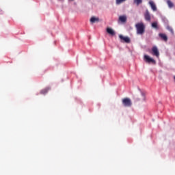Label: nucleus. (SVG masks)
I'll return each instance as SVG.
<instances>
[{
    "label": "nucleus",
    "instance_id": "1",
    "mask_svg": "<svg viewBox=\"0 0 175 175\" xmlns=\"http://www.w3.org/2000/svg\"><path fill=\"white\" fill-rule=\"evenodd\" d=\"M137 35H143L146 31V26L143 23H137L135 25Z\"/></svg>",
    "mask_w": 175,
    "mask_h": 175
},
{
    "label": "nucleus",
    "instance_id": "2",
    "mask_svg": "<svg viewBox=\"0 0 175 175\" xmlns=\"http://www.w3.org/2000/svg\"><path fill=\"white\" fill-rule=\"evenodd\" d=\"M144 61H145V62H146L147 64L156 63L155 60L152 57H150L148 55H144Z\"/></svg>",
    "mask_w": 175,
    "mask_h": 175
},
{
    "label": "nucleus",
    "instance_id": "3",
    "mask_svg": "<svg viewBox=\"0 0 175 175\" xmlns=\"http://www.w3.org/2000/svg\"><path fill=\"white\" fill-rule=\"evenodd\" d=\"M122 105L125 107H131L132 106V101L130 100V98H124L122 100Z\"/></svg>",
    "mask_w": 175,
    "mask_h": 175
},
{
    "label": "nucleus",
    "instance_id": "4",
    "mask_svg": "<svg viewBox=\"0 0 175 175\" xmlns=\"http://www.w3.org/2000/svg\"><path fill=\"white\" fill-rule=\"evenodd\" d=\"M119 38L121 40V42H125V43H131V38L128 36H124L122 35H119Z\"/></svg>",
    "mask_w": 175,
    "mask_h": 175
},
{
    "label": "nucleus",
    "instance_id": "5",
    "mask_svg": "<svg viewBox=\"0 0 175 175\" xmlns=\"http://www.w3.org/2000/svg\"><path fill=\"white\" fill-rule=\"evenodd\" d=\"M152 55H155L157 58H159V51L158 50V47L153 46L152 48Z\"/></svg>",
    "mask_w": 175,
    "mask_h": 175
},
{
    "label": "nucleus",
    "instance_id": "6",
    "mask_svg": "<svg viewBox=\"0 0 175 175\" xmlns=\"http://www.w3.org/2000/svg\"><path fill=\"white\" fill-rule=\"evenodd\" d=\"M90 21L91 24H95V23H99V21H100V19L99 18V17L92 16Z\"/></svg>",
    "mask_w": 175,
    "mask_h": 175
},
{
    "label": "nucleus",
    "instance_id": "7",
    "mask_svg": "<svg viewBox=\"0 0 175 175\" xmlns=\"http://www.w3.org/2000/svg\"><path fill=\"white\" fill-rule=\"evenodd\" d=\"M144 18L146 21H151V16L150 15V12H148V10H146V12L144 14Z\"/></svg>",
    "mask_w": 175,
    "mask_h": 175
},
{
    "label": "nucleus",
    "instance_id": "8",
    "mask_svg": "<svg viewBox=\"0 0 175 175\" xmlns=\"http://www.w3.org/2000/svg\"><path fill=\"white\" fill-rule=\"evenodd\" d=\"M149 5H150V8L153 10V12H157V5H155V3H154V1H150Z\"/></svg>",
    "mask_w": 175,
    "mask_h": 175
},
{
    "label": "nucleus",
    "instance_id": "9",
    "mask_svg": "<svg viewBox=\"0 0 175 175\" xmlns=\"http://www.w3.org/2000/svg\"><path fill=\"white\" fill-rule=\"evenodd\" d=\"M107 32L109 35H111V36H114V35H116V31L110 27L107 28Z\"/></svg>",
    "mask_w": 175,
    "mask_h": 175
},
{
    "label": "nucleus",
    "instance_id": "10",
    "mask_svg": "<svg viewBox=\"0 0 175 175\" xmlns=\"http://www.w3.org/2000/svg\"><path fill=\"white\" fill-rule=\"evenodd\" d=\"M119 20L120 21H121V23H126V16L125 15L120 16L119 17Z\"/></svg>",
    "mask_w": 175,
    "mask_h": 175
},
{
    "label": "nucleus",
    "instance_id": "11",
    "mask_svg": "<svg viewBox=\"0 0 175 175\" xmlns=\"http://www.w3.org/2000/svg\"><path fill=\"white\" fill-rule=\"evenodd\" d=\"M159 36H160V38L163 39L165 42H167V36H166V34L159 33Z\"/></svg>",
    "mask_w": 175,
    "mask_h": 175
},
{
    "label": "nucleus",
    "instance_id": "12",
    "mask_svg": "<svg viewBox=\"0 0 175 175\" xmlns=\"http://www.w3.org/2000/svg\"><path fill=\"white\" fill-rule=\"evenodd\" d=\"M152 28H154V29H158V22H153L152 23Z\"/></svg>",
    "mask_w": 175,
    "mask_h": 175
},
{
    "label": "nucleus",
    "instance_id": "13",
    "mask_svg": "<svg viewBox=\"0 0 175 175\" xmlns=\"http://www.w3.org/2000/svg\"><path fill=\"white\" fill-rule=\"evenodd\" d=\"M167 3L168 5V7L172 9V8H173V6H174V5L173 4V3L170 1V0H167Z\"/></svg>",
    "mask_w": 175,
    "mask_h": 175
},
{
    "label": "nucleus",
    "instance_id": "14",
    "mask_svg": "<svg viewBox=\"0 0 175 175\" xmlns=\"http://www.w3.org/2000/svg\"><path fill=\"white\" fill-rule=\"evenodd\" d=\"M142 2L143 0H134V3H136L137 6H139Z\"/></svg>",
    "mask_w": 175,
    "mask_h": 175
},
{
    "label": "nucleus",
    "instance_id": "15",
    "mask_svg": "<svg viewBox=\"0 0 175 175\" xmlns=\"http://www.w3.org/2000/svg\"><path fill=\"white\" fill-rule=\"evenodd\" d=\"M126 0H116V5H121V3H124Z\"/></svg>",
    "mask_w": 175,
    "mask_h": 175
},
{
    "label": "nucleus",
    "instance_id": "16",
    "mask_svg": "<svg viewBox=\"0 0 175 175\" xmlns=\"http://www.w3.org/2000/svg\"><path fill=\"white\" fill-rule=\"evenodd\" d=\"M167 29L168 31H170V32H171V33H172V35H174V31H173V29H172V27H170V26H167Z\"/></svg>",
    "mask_w": 175,
    "mask_h": 175
},
{
    "label": "nucleus",
    "instance_id": "17",
    "mask_svg": "<svg viewBox=\"0 0 175 175\" xmlns=\"http://www.w3.org/2000/svg\"><path fill=\"white\" fill-rule=\"evenodd\" d=\"M58 1H59V2H64V1L65 0H58Z\"/></svg>",
    "mask_w": 175,
    "mask_h": 175
}]
</instances>
